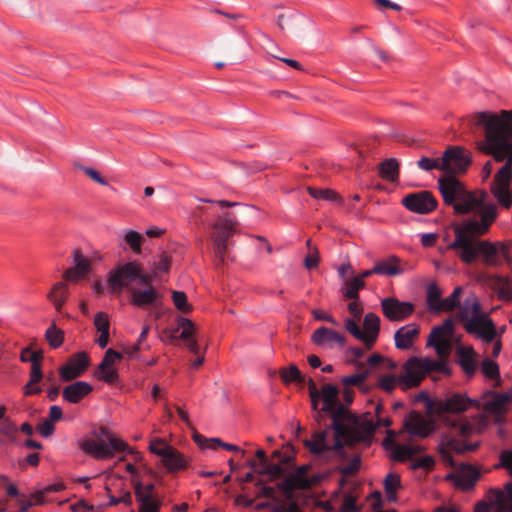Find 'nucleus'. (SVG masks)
<instances>
[{
	"instance_id": "22",
	"label": "nucleus",
	"mask_w": 512,
	"mask_h": 512,
	"mask_svg": "<svg viewBox=\"0 0 512 512\" xmlns=\"http://www.w3.org/2000/svg\"><path fill=\"white\" fill-rule=\"evenodd\" d=\"M93 387L85 381H77L64 387L62 395L69 403H79L84 397L90 394Z\"/></svg>"
},
{
	"instance_id": "21",
	"label": "nucleus",
	"mask_w": 512,
	"mask_h": 512,
	"mask_svg": "<svg viewBox=\"0 0 512 512\" xmlns=\"http://www.w3.org/2000/svg\"><path fill=\"white\" fill-rule=\"evenodd\" d=\"M365 332L364 345L367 350H370L375 344L380 331V318L375 313L369 312L364 317L363 322Z\"/></svg>"
},
{
	"instance_id": "38",
	"label": "nucleus",
	"mask_w": 512,
	"mask_h": 512,
	"mask_svg": "<svg viewBox=\"0 0 512 512\" xmlns=\"http://www.w3.org/2000/svg\"><path fill=\"white\" fill-rule=\"evenodd\" d=\"M481 370L486 377L496 380L494 384L495 387L500 386L499 366L496 362L490 359L483 360L481 363Z\"/></svg>"
},
{
	"instance_id": "64",
	"label": "nucleus",
	"mask_w": 512,
	"mask_h": 512,
	"mask_svg": "<svg viewBox=\"0 0 512 512\" xmlns=\"http://www.w3.org/2000/svg\"><path fill=\"white\" fill-rule=\"evenodd\" d=\"M501 466L506 468L512 477V449L501 454Z\"/></svg>"
},
{
	"instance_id": "3",
	"label": "nucleus",
	"mask_w": 512,
	"mask_h": 512,
	"mask_svg": "<svg viewBox=\"0 0 512 512\" xmlns=\"http://www.w3.org/2000/svg\"><path fill=\"white\" fill-rule=\"evenodd\" d=\"M322 407L314 410L318 422L323 415H328L332 422L325 429L315 431L310 439L304 440L310 453L320 456L330 450L340 451L343 446L354 445L357 441L368 439L374 430L371 422H366L364 433L357 432L358 418L353 415L339 400V389L336 385L325 384L320 390Z\"/></svg>"
},
{
	"instance_id": "40",
	"label": "nucleus",
	"mask_w": 512,
	"mask_h": 512,
	"mask_svg": "<svg viewBox=\"0 0 512 512\" xmlns=\"http://www.w3.org/2000/svg\"><path fill=\"white\" fill-rule=\"evenodd\" d=\"M284 464L268 462L261 468L260 473L269 476L272 480L282 478L286 473Z\"/></svg>"
},
{
	"instance_id": "55",
	"label": "nucleus",
	"mask_w": 512,
	"mask_h": 512,
	"mask_svg": "<svg viewBox=\"0 0 512 512\" xmlns=\"http://www.w3.org/2000/svg\"><path fill=\"white\" fill-rule=\"evenodd\" d=\"M360 463V457L354 456L347 465L340 468V471L344 476H352L358 472Z\"/></svg>"
},
{
	"instance_id": "19",
	"label": "nucleus",
	"mask_w": 512,
	"mask_h": 512,
	"mask_svg": "<svg viewBox=\"0 0 512 512\" xmlns=\"http://www.w3.org/2000/svg\"><path fill=\"white\" fill-rule=\"evenodd\" d=\"M420 328L416 323H409L400 327L394 335L396 348L408 350L412 347L415 339L419 336Z\"/></svg>"
},
{
	"instance_id": "60",
	"label": "nucleus",
	"mask_w": 512,
	"mask_h": 512,
	"mask_svg": "<svg viewBox=\"0 0 512 512\" xmlns=\"http://www.w3.org/2000/svg\"><path fill=\"white\" fill-rule=\"evenodd\" d=\"M79 168L93 181L97 182L100 185L106 186L108 182L93 168L79 166Z\"/></svg>"
},
{
	"instance_id": "10",
	"label": "nucleus",
	"mask_w": 512,
	"mask_h": 512,
	"mask_svg": "<svg viewBox=\"0 0 512 512\" xmlns=\"http://www.w3.org/2000/svg\"><path fill=\"white\" fill-rule=\"evenodd\" d=\"M442 164H444V172L449 174L447 176L440 177L438 185L440 186V180L447 178H456L453 174L463 173L466 171L471 163V157L467 154L466 150L459 146L448 148L442 156ZM458 182H460L457 179Z\"/></svg>"
},
{
	"instance_id": "14",
	"label": "nucleus",
	"mask_w": 512,
	"mask_h": 512,
	"mask_svg": "<svg viewBox=\"0 0 512 512\" xmlns=\"http://www.w3.org/2000/svg\"><path fill=\"white\" fill-rule=\"evenodd\" d=\"M469 407L480 408V401L471 399L461 393H453L443 400H439L437 408L440 413H462Z\"/></svg>"
},
{
	"instance_id": "52",
	"label": "nucleus",
	"mask_w": 512,
	"mask_h": 512,
	"mask_svg": "<svg viewBox=\"0 0 512 512\" xmlns=\"http://www.w3.org/2000/svg\"><path fill=\"white\" fill-rule=\"evenodd\" d=\"M345 328L352 336L364 343L365 332L355 320L347 318L345 320Z\"/></svg>"
},
{
	"instance_id": "20",
	"label": "nucleus",
	"mask_w": 512,
	"mask_h": 512,
	"mask_svg": "<svg viewBox=\"0 0 512 512\" xmlns=\"http://www.w3.org/2000/svg\"><path fill=\"white\" fill-rule=\"evenodd\" d=\"M160 454H162V452H160ZM161 462L171 473L183 470L189 465V460L173 446H170L169 449L166 450V453H163Z\"/></svg>"
},
{
	"instance_id": "24",
	"label": "nucleus",
	"mask_w": 512,
	"mask_h": 512,
	"mask_svg": "<svg viewBox=\"0 0 512 512\" xmlns=\"http://www.w3.org/2000/svg\"><path fill=\"white\" fill-rule=\"evenodd\" d=\"M489 283L492 289L497 292L500 300H512V278L502 275H493L490 276Z\"/></svg>"
},
{
	"instance_id": "50",
	"label": "nucleus",
	"mask_w": 512,
	"mask_h": 512,
	"mask_svg": "<svg viewBox=\"0 0 512 512\" xmlns=\"http://www.w3.org/2000/svg\"><path fill=\"white\" fill-rule=\"evenodd\" d=\"M304 383L308 386L312 408L313 410H317V406H319L320 402V390L317 388V385L312 378L306 379Z\"/></svg>"
},
{
	"instance_id": "41",
	"label": "nucleus",
	"mask_w": 512,
	"mask_h": 512,
	"mask_svg": "<svg viewBox=\"0 0 512 512\" xmlns=\"http://www.w3.org/2000/svg\"><path fill=\"white\" fill-rule=\"evenodd\" d=\"M420 451L419 447L408 446V445H395L393 450V458L397 461H405L410 459L413 455Z\"/></svg>"
},
{
	"instance_id": "12",
	"label": "nucleus",
	"mask_w": 512,
	"mask_h": 512,
	"mask_svg": "<svg viewBox=\"0 0 512 512\" xmlns=\"http://www.w3.org/2000/svg\"><path fill=\"white\" fill-rule=\"evenodd\" d=\"M383 315L390 321L400 322L407 319L414 312V304L400 301L395 297H388L381 301Z\"/></svg>"
},
{
	"instance_id": "57",
	"label": "nucleus",
	"mask_w": 512,
	"mask_h": 512,
	"mask_svg": "<svg viewBox=\"0 0 512 512\" xmlns=\"http://www.w3.org/2000/svg\"><path fill=\"white\" fill-rule=\"evenodd\" d=\"M121 358H122L121 353L110 348L106 351L105 356L100 363V368H105L106 366H112L117 360H120Z\"/></svg>"
},
{
	"instance_id": "42",
	"label": "nucleus",
	"mask_w": 512,
	"mask_h": 512,
	"mask_svg": "<svg viewBox=\"0 0 512 512\" xmlns=\"http://www.w3.org/2000/svg\"><path fill=\"white\" fill-rule=\"evenodd\" d=\"M366 422H371V423H372V425L374 426V430H373V432H375V430H376L378 427H381V426H383V427H389V426H391V424H392V421H391V419H390V418H383V417H379V418H377V421H376V422H374L372 419H363V420H361V421L358 419V427H357V430H358V431H357V432H359L360 434L364 433V431H365V424H366ZM372 434H374V433H372ZM372 436H373V435H371V436H370L368 439H366V440H360V441H357L356 443H358V442H366V441H369V440L372 438Z\"/></svg>"
},
{
	"instance_id": "54",
	"label": "nucleus",
	"mask_w": 512,
	"mask_h": 512,
	"mask_svg": "<svg viewBox=\"0 0 512 512\" xmlns=\"http://www.w3.org/2000/svg\"><path fill=\"white\" fill-rule=\"evenodd\" d=\"M98 369V378L106 383H114L118 379V373L112 366L99 367Z\"/></svg>"
},
{
	"instance_id": "25",
	"label": "nucleus",
	"mask_w": 512,
	"mask_h": 512,
	"mask_svg": "<svg viewBox=\"0 0 512 512\" xmlns=\"http://www.w3.org/2000/svg\"><path fill=\"white\" fill-rule=\"evenodd\" d=\"M69 296V286L64 282L55 283L47 294L48 300L53 304L55 310L62 313L63 306Z\"/></svg>"
},
{
	"instance_id": "18",
	"label": "nucleus",
	"mask_w": 512,
	"mask_h": 512,
	"mask_svg": "<svg viewBox=\"0 0 512 512\" xmlns=\"http://www.w3.org/2000/svg\"><path fill=\"white\" fill-rule=\"evenodd\" d=\"M404 428L413 437L425 438L431 432L430 423L418 412H411L404 421Z\"/></svg>"
},
{
	"instance_id": "34",
	"label": "nucleus",
	"mask_w": 512,
	"mask_h": 512,
	"mask_svg": "<svg viewBox=\"0 0 512 512\" xmlns=\"http://www.w3.org/2000/svg\"><path fill=\"white\" fill-rule=\"evenodd\" d=\"M401 486L400 476L395 473H389L384 479V488L387 494V499L390 502L397 500L396 491Z\"/></svg>"
},
{
	"instance_id": "44",
	"label": "nucleus",
	"mask_w": 512,
	"mask_h": 512,
	"mask_svg": "<svg viewBox=\"0 0 512 512\" xmlns=\"http://www.w3.org/2000/svg\"><path fill=\"white\" fill-rule=\"evenodd\" d=\"M307 192L311 197L319 200L336 201L338 199L336 192L331 189L307 187Z\"/></svg>"
},
{
	"instance_id": "6",
	"label": "nucleus",
	"mask_w": 512,
	"mask_h": 512,
	"mask_svg": "<svg viewBox=\"0 0 512 512\" xmlns=\"http://www.w3.org/2000/svg\"><path fill=\"white\" fill-rule=\"evenodd\" d=\"M451 426V435H445L440 444V454L446 463L454 466L453 457L451 452L464 453L467 451H474L478 444H467L459 438H467L475 432H479L483 426L486 425L485 416H479L477 424L462 419L448 420Z\"/></svg>"
},
{
	"instance_id": "5",
	"label": "nucleus",
	"mask_w": 512,
	"mask_h": 512,
	"mask_svg": "<svg viewBox=\"0 0 512 512\" xmlns=\"http://www.w3.org/2000/svg\"><path fill=\"white\" fill-rule=\"evenodd\" d=\"M457 319L465 331L486 343H491L498 336L496 326L489 314L485 312L474 294L468 296L457 312Z\"/></svg>"
},
{
	"instance_id": "31",
	"label": "nucleus",
	"mask_w": 512,
	"mask_h": 512,
	"mask_svg": "<svg viewBox=\"0 0 512 512\" xmlns=\"http://www.w3.org/2000/svg\"><path fill=\"white\" fill-rule=\"evenodd\" d=\"M442 291L441 289L435 284L432 283L428 286L427 292H426V301L429 309L433 312H441V305H442Z\"/></svg>"
},
{
	"instance_id": "15",
	"label": "nucleus",
	"mask_w": 512,
	"mask_h": 512,
	"mask_svg": "<svg viewBox=\"0 0 512 512\" xmlns=\"http://www.w3.org/2000/svg\"><path fill=\"white\" fill-rule=\"evenodd\" d=\"M130 303L142 309L156 308L162 303V295L154 286L135 288L130 290Z\"/></svg>"
},
{
	"instance_id": "53",
	"label": "nucleus",
	"mask_w": 512,
	"mask_h": 512,
	"mask_svg": "<svg viewBox=\"0 0 512 512\" xmlns=\"http://www.w3.org/2000/svg\"><path fill=\"white\" fill-rule=\"evenodd\" d=\"M94 325L99 333L109 332L110 322L108 315L104 312L96 313L94 317Z\"/></svg>"
},
{
	"instance_id": "45",
	"label": "nucleus",
	"mask_w": 512,
	"mask_h": 512,
	"mask_svg": "<svg viewBox=\"0 0 512 512\" xmlns=\"http://www.w3.org/2000/svg\"><path fill=\"white\" fill-rule=\"evenodd\" d=\"M442 162V157L439 158H428V157H421L418 162L417 166L425 171H431L433 169H437L444 172V164Z\"/></svg>"
},
{
	"instance_id": "51",
	"label": "nucleus",
	"mask_w": 512,
	"mask_h": 512,
	"mask_svg": "<svg viewBox=\"0 0 512 512\" xmlns=\"http://www.w3.org/2000/svg\"><path fill=\"white\" fill-rule=\"evenodd\" d=\"M73 256H74V264H75L74 267L86 275L90 270L89 259L84 257L80 250H75L73 252Z\"/></svg>"
},
{
	"instance_id": "17",
	"label": "nucleus",
	"mask_w": 512,
	"mask_h": 512,
	"mask_svg": "<svg viewBox=\"0 0 512 512\" xmlns=\"http://www.w3.org/2000/svg\"><path fill=\"white\" fill-rule=\"evenodd\" d=\"M312 341L317 346L331 349L334 346L342 348L345 345L346 338L333 329L321 326L313 332Z\"/></svg>"
},
{
	"instance_id": "4",
	"label": "nucleus",
	"mask_w": 512,
	"mask_h": 512,
	"mask_svg": "<svg viewBox=\"0 0 512 512\" xmlns=\"http://www.w3.org/2000/svg\"><path fill=\"white\" fill-rule=\"evenodd\" d=\"M403 372L398 376L383 375L379 378V387L390 393L396 386L402 390L417 387L430 371L445 370L443 363L431 358L412 357L408 359L402 368Z\"/></svg>"
},
{
	"instance_id": "7",
	"label": "nucleus",
	"mask_w": 512,
	"mask_h": 512,
	"mask_svg": "<svg viewBox=\"0 0 512 512\" xmlns=\"http://www.w3.org/2000/svg\"><path fill=\"white\" fill-rule=\"evenodd\" d=\"M93 439H86L82 441L81 449L92 455L98 460H105L112 458L117 452L127 451L133 456V459L138 462L142 460L140 452L128 445L121 439L115 436L107 427L100 426L93 430Z\"/></svg>"
},
{
	"instance_id": "48",
	"label": "nucleus",
	"mask_w": 512,
	"mask_h": 512,
	"mask_svg": "<svg viewBox=\"0 0 512 512\" xmlns=\"http://www.w3.org/2000/svg\"><path fill=\"white\" fill-rule=\"evenodd\" d=\"M154 489V485L149 484L147 486H143L141 483H137L135 486V496L139 503H143L149 499H152V491Z\"/></svg>"
},
{
	"instance_id": "63",
	"label": "nucleus",
	"mask_w": 512,
	"mask_h": 512,
	"mask_svg": "<svg viewBox=\"0 0 512 512\" xmlns=\"http://www.w3.org/2000/svg\"><path fill=\"white\" fill-rule=\"evenodd\" d=\"M84 276L85 274L82 273L80 270L76 269L75 267L67 269L63 274V278L70 282H77Z\"/></svg>"
},
{
	"instance_id": "13",
	"label": "nucleus",
	"mask_w": 512,
	"mask_h": 512,
	"mask_svg": "<svg viewBox=\"0 0 512 512\" xmlns=\"http://www.w3.org/2000/svg\"><path fill=\"white\" fill-rule=\"evenodd\" d=\"M484 402H480V408L485 413L492 415L496 423H501L507 412V398L501 392L489 390L485 392Z\"/></svg>"
},
{
	"instance_id": "32",
	"label": "nucleus",
	"mask_w": 512,
	"mask_h": 512,
	"mask_svg": "<svg viewBox=\"0 0 512 512\" xmlns=\"http://www.w3.org/2000/svg\"><path fill=\"white\" fill-rule=\"evenodd\" d=\"M42 377L41 363H31L30 380L25 385V395H34L41 392L40 387L32 388V386L39 383Z\"/></svg>"
},
{
	"instance_id": "56",
	"label": "nucleus",
	"mask_w": 512,
	"mask_h": 512,
	"mask_svg": "<svg viewBox=\"0 0 512 512\" xmlns=\"http://www.w3.org/2000/svg\"><path fill=\"white\" fill-rule=\"evenodd\" d=\"M170 446L171 445L167 444L162 439H155L150 442L149 450L151 451V453L162 458L163 454H160V452L166 453V450H168Z\"/></svg>"
},
{
	"instance_id": "36",
	"label": "nucleus",
	"mask_w": 512,
	"mask_h": 512,
	"mask_svg": "<svg viewBox=\"0 0 512 512\" xmlns=\"http://www.w3.org/2000/svg\"><path fill=\"white\" fill-rule=\"evenodd\" d=\"M45 338L50 347L56 349L60 347L64 341V332L56 327L53 322L45 332Z\"/></svg>"
},
{
	"instance_id": "11",
	"label": "nucleus",
	"mask_w": 512,
	"mask_h": 512,
	"mask_svg": "<svg viewBox=\"0 0 512 512\" xmlns=\"http://www.w3.org/2000/svg\"><path fill=\"white\" fill-rule=\"evenodd\" d=\"M403 206L411 212L428 214L437 207V200L428 191L410 193L402 199Z\"/></svg>"
},
{
	"instance_id": "35",
	"label": "nucleus",
	"mask_w": 512,
	"mask_h": 512,
	"mask_svg": "<svg viewBox=\"0 0 512 512\" xmlns=\"http://www.w3.org/2000/svg\"><path fill=\"white\" fill-rule=\"evenodd\" d=\"M358 373L353 374L351 376L345 377L343 379V383L345 385H359L361 384L371 373V369L366 367L364 362L356 363Z\"/></svg>"
},
{
	"instance_id": "9",
	"label": "nucleus",
	"mask_w": 512,
	"mask_h": 512,
	"mask_svg": "<svg viewBox=\"0 0 512 512\" xmlns=\"http://www.w3.org/2000/svg\"><path fill=\"white\" fill-rule=\"evenodd\" d=\"M140 276V264L136 261H130L119 265L108 273L107 284L112 294H121L124 289L130 294L134 285H138Z\"/></svg>"
},
{
	"instance_id": "23",
	"label": "nucleus",
	"mask_w": 512,
	"mask_h": 512,
	"mask_svg": "<svg viewBox=\"0 0 512 512\" xmlns=\"http://www.w3.org/2000/svg\"><path fill=\"white\" fill-rule=\"evenodd\" d=\"M403 271L401 259L395 255L377 261L373 267V272L376 274L389 277L401 275Z\"/></svg>"
},
{
	"instance_id": "37",
	"label": "nucleus",
	"mask_w": 512,
	"mask_h": 512,
	"mask_svg": "<svg viewBox=\"0 0 512 512\" xmlns=\"http://www.w3.org/2000/svg\"><path fill=\"white\" fill-rule=\"evenodd\" d=\"M479 478V473L476 469L469 467L466 471H463L457 478V486L464 489H470L474 486L475 482Z\"/></svg>"
},
{
	"instance_id": "29",
	"label": "nucleus",
	"mask_w": 512,
	"mask_h": 512,
	"mask_svg": "<svg viewBox=\"0 0 512 512\" xmlns=\"http://www.w3.org/2000/svg\"><path fill=\"white\" fill-rule=\"evenodd\" d=\"M454 333V323L451 318L444 320V322L435 326L430 333L429 343H432L433 340H449Z\"/></svg>"
},
{
	"instance_id": "47",
	"label": "nucleus",
	"mask_w": 512,
	"mask_h": 512,
	"mask_svg": "<svg viewBox=\"0 0 512 512\" xmlns=\"http://www.w3.org/2000/svg\"><path fill=\"white\" fill-rule=\"evenodd\" d=\"M172 300L175 307L183 312L188 313L191 311V305L187 302V296L182 291H173L172 292Z\"/></svg>"
},
{
	"instance_id": "8",
	"label": "nucleus",
	"mask_w": 512,
	"mask_h": 512,
	"mask_svg": "<svg viewBox=\"0 0 512 512\" xmlns=\"http://www.w3.org/2000/svg\"><path fill=\"white\" fill-rule=\"evenodd\" d=\"M213 229L211 239L214 253L220 263L224 264L227 257L228 240L236 232L238 221L231 212L217 215V220L208 224Z\"/></svg>"
},
{
	"instance_id": "2",
	"label": "nucleus",
	"mask_w": 512,
	"mask_h": 512,
	"mask_svg": "<svg viewBox=\"0 0 512 512\" xmlns=\"http://www.w3.org/2000/svg\"><path fill=\"white\" fill-rule=\"evenodd\" d=\"M468 126L484 132L476 147L493 160L503 163L494 175L491 193L504 208L512 206V110L478 112L468 119Z\"/></svg>"
},
{
	"instance_id": "49",
	"label": "nucleus",
	"mask_w": 512,
	"mask_h": 512,
	"mask_svg": "<svg viewBox=\"0 0 512 512\" xmlns=\"http://www.w3.org/2000/svg\"><path fill=\"white\" fill-rule=\"evenodd\" d=\"M178 323H179V326L183 329L180 334V338L182 340H189V338L193 337V335L195 333V329H194V323L191 320H189L187 318L180 317L178 320Z\"/></svg>"
},
{
	"instance_id": "58",
	"label": "nucleus",
	"mask_w": 512,
	"mask_h": 512,
	"mask_svg": "<svg viewBox=\"0 0 512 512\" xmlns=\"http://www.w3.org/2000/svg\"><path fill=\"white\" fill-rule=\"evenodd\" d=\"M212 211L210 208L203 207V206H197L193 212V219L196 225L204 226L208 225L209 223L206 222V220L203 219L204 214H210Z\"/></svg>"
},
{
	"instance_id": "1",
	"label": "nucleus",
	"mask_w": 512,
	"mask_h": 512,
	"mask_svg": "<svg viewBox=\"0 0 512 512\" xmlns=\"http://www.w3.org/2000/svg\"><path fill=\"white\" fill-rule=\"evenodd\" d=\"M440 193L446 205L451 206L455 214L473 216L454 226L455 239L448 249L456 251L460 259L473 263L478 256L487 266L501 265V244L478 238L486 234L497 218V207L487 203L488 194L483 190L469 191L454 178L440 180Z\"/></svg>"
},
{
	"instance_id": "62",
	"label": "nucleus",
	"mask_w": 512,
	"mask_h": 512,
	"mask_svg": "<svg viewBox=\"0 0 512 512\" xmlns=\"http://www.w3.org/2000/svg\"><path fill=\"white\" fill-rule=\"evenodd\" d=\"M276 512H302L298 506V504L294 501L289 502H281L275 508Z\"/></svg>"
},
{
	"instance_id": "33",
	"label": "nucleus",
	"mask_w": 512,
	"mask_h": 512,
	"mask_svg": "<svg viewBox=\"0 0 512 512\" xmlns=\"http://www.w3.org/2000/svg\"><path fill=\"white\" fill-rule=\"evenodd\" d=\"M463 293V288L461 286H457L454 288L453 292L446 298L442 300V309L441 312H450L458 308V312L460 311V307L463 303L460 302L461 295Z\"/></svg>"
},
{
	"instance_id": "30",
	"label": "nucleus",
	"mask_w": 512,
	"mask_h": 512,
	"mask_svg": "<svg viewBox=\"0 0 512 512\" xmlns=\"http://www.w3.org/2000/svg\"><path fill=\"white\" fill-rule=\"evenodd\" d=\"M460 365L467 375H473L476 371L475 351L472 347L458 350Z\"/></svg>"
},
{
	"instance_id": "46",
	"label": "nucleus",
	"mask_w": 512,
	"mask_h": 512,
	"mask_svg": "<svg viewBox=\"0 0 512 512\" xmlns=\"http://www.w3.org/2000/svg\"><path fill=\"white\" fill-rule=\"evenodd\" d=\"M149 331H150V326L145 325L142 328V331L139 335L137 342L131 346L126 347L125 353H127L129 356L133 357L139 350L144 349L145 347H143L142 345L146 341Z\"/></svg>"
},
{
	"instance_id": "39",
	"label": "nucleus",
	"mask_w": 512,
	"mask_h": 512,
	"mask_svg": "<svg viewBox=\"0 0 512 512\" xmlns=\"http://www.w3.org/2000/svg\"><path fill=\"white\" fill-rule=\"evenodd\" d=\"M365 287V282L361 281V278L357 276L346 282V289L344 292V296L351 300H358L359 298V290Z\"/></svg>"
},
{
	"instance_id": "26",
	"label": "nucleus",
	"mask_w": 512,
	"mask_h": 512,
	"mask_svg": "<svg viewBox=\"0 0 512 512\" xmlns=\"http://www.w3.org/2000/svg\"><path fill=\"white\" fill-rule=\"evenodd\" d=\"M379 175L386 181L396 182L399 178V163L395 158L386 159L379 164Z\"/></svg>"
},
{
	"instance_id": "16",
	"label": "nucleus",
	"mask_w": 512,
	"mask_h": 512,
	"mask_svg": "<svg viewBox=\"0 0 512 512\" xmlns=\"http://www.w3.org/2000/svg\"><path fill=\"white\" fill-rule=\"evenodd\" d=\"M89 356L86 352H79L60 368L59 373L63 381H71L80 377L89 366Z\"/></svg>"
},
{
	"instance_id": "59",
	"label": "nucleus",
	"mask_w": 512,
	"mask_h": 512,
	"mask_svg": "<svg viewBox=\"0 0 512 512\" xmlns=\"http://www.w3.org/2000/svg\"><path fill=\"white\" fill-rule=\"evenodd\" d=\"M17 427L14 423H12L9 419H4L0 423V433L4 436H13L17 435Z\"/></svg>"
},
{
	"instance_id": "28",
	"label": "nucleus",
	"mask_w": 512,
	"mask_h": 512,
	"mask_svg": "<svg viewBox=\"0 0 512 512\" xmlns=\"http://www.w3.org/2000/svg\"><path fill=\"white\" fill-rule=\"evenodd\" d=\"M279 376L285 385L290 383L304 384L306 381L305 376L302 375L299 368L294 364L289 365V367L280 368Z\"/></svg>"
},
{
	"instance_id": "61",
	"label": "nucleus",
	"mask_w": 512,
	"mask_h": 512,
	"mask_svg": "<svg viewBox=\"0 0 512 512\" xmlns=\"http://www.w3.org/2000/svg\"><path fill=\"white\" fill-rule=\"evenodd\" d=\"M341 510L343 512H358L356 498L350 494L345 495Z\"/></svg>"
},
{
	"instance_id": "27",
	"label": "nucleus",
	"mask_w": 512,
	"mask_h": 512,
	"mask_svg": "<svg viewBox=\"0 0 512 512\" xmlns=\"http://www.w3.org/2000/svg\"><path fill=\"white\" fill-rule=\"evenodd\" d=\"M427 345L432 346L435 349L437 355L439 356V359L437 361L443 363V365L445 366V370H443V371L434 370L433 372L443 373V374L448 373L449 369L446 365V359L449 356V353L451 350L450 341L449 340H433L432 343H429V341H428ZM431 372L432 371H430L429 373H431Z\"/></svg>"
},
{
	"instance_id": "43",
	"label": "nucleus",
	"mask_w": 512,
	"mask_h": 512,
	"mask_svg": "<svg viewBox=\"0 0 512 512\" xmlns=\"http://www.w3.org/2000/svg\"><path fill=\"white\" fill-rule=\"evenodd\" d=\"M144 237L134 230H129L124 235V241L136 254L141 253V245Z\"/></svg>"
}]
</instances>
